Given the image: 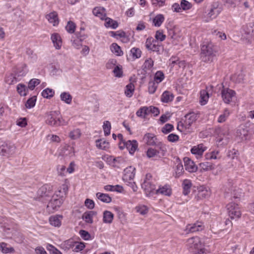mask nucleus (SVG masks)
Instances as JSON below:
<instances>
[{
    "label": "nucleus",
    "instance_id": "f257e3e1",
    "mask_svg": "<svg viewBox=\"0 0 254 254\" xmlns=\"http://www.w3.org/2000/svg\"><path fill=\"white\" fill-rule=\"evenodd\" d=\"M201 51L200 58L204 62H212L216 56V47L211 43L202 46Z\"/></svg>",
    "mask_w": 254,
    "mask_h": 254
},
{
    "label": "nucleus",
    "instance_id": "f03ea898",
    "mask_svg": "<svg viewBox=\"0 0 254 254\" xmlns=\"http://www.w3.org/2000/svg\"><path fill=\"white\" fill-rule=\"evenodd\" d=\"M187 246L189 251L193 254L204 253V245L200 238L198 237H193L189 239L187 242Z\"/></svg>",
    "mask_w": 254,
    "mask_h": 254
},
{
    "label": "nucleus",
    "instance_id": "7ed1b4c3",
    "mask_svg": "<svg viewBox=\"0 0 254 254\" xmlns=\"http://www.w3.org/2000/svg\"><path fill=\"white\" fill-rule=\"evenodd\" d=\"M186 120L184 123L180 122L178 123L177 129L181 131L185 129L188 132H190V127L197 118V116L194 113H190L185 116Z\"/></svg>",
    "mask_w": 254,
    "mask_h": 254
},
{
    "label": "nucleus",
    "instance_id": "20e7f679",
    "mask_svg": "<svg viewBox=\"0 0 254 254\" xmlns=\"http://www.w3.org/2000/svg\"><path fill=\"white\" fill-rule=\"evenodd\" d=\"M58 112L56 111H52L48 113L46 116L47 124L54 127L66 125V122L58 117Z\"/></svg>",
    "mask_w": 254,
    "mask_h": 254
},
{
    "label": "nucleus",
    "instance_id": "39448f33",
    "mask_svg": "<svg viewBox=\"0 0 254 254\" xmlns=\"http://www.w3.org/2000/svg\"><path fill=\"white\" fill-rule=\"evenodd\" d=\"M16 147L13 143L7 141L0 146V155L6 157L13 156L16 152Z\"/></svg>",
    "mask_w": 254,
    "mask_h": 254
},
{
    "label": "nucleus",
    "instance_id": "423d86ee",
    "mask_svg": "<svg viewBox=\"0 0 254 254\" xmlns=\"http://www.w3.org/2000/svg\"><path fill=\"white\" fill-rule=\"evenodd\" d=\"M227 209L229 216L231 219H237L241 216V212L238 205L231 202L227 204Z\"/></svg>",
    "mask_w": 254,
    "mask_h": 254
},
{
    "label": "nucleus",
    "instance_id": "0eeeda50",
    "mask_svg": "<svg viewBox=\"0 0 254 254\" xmlns=\"http://www.w3.org/2000/svg\"><path fill=\"white\" fill-rule=\"evenodd\" d=\"M219 3L218 2H215L212 3L210 8L207 14V17L204 19L206 22L215 18L220 13V8L218 7Z\"/></svg>",
    "mask_w": 254,
    "mask_h": 254
},
{
    "label": "nucleus",
    "instance_id": "6e6552de",
    "mask_svg": "<svg viewBox=\"0 0 254 254\" xmlns=\"http://www.w3.org/2000/svg\"><path fill=\"white\" fill-rule=\"evenodd\" d=\"M137 146L138 144L135 140L124 141L120 142L119 144V147L121 150H123L125 148H126L131 154H133L134 153L137 148Z\"/></svg>",
    "mask_w": 254,
    "mask_h": 254
},
{
    "label": "nucleus",
    "instance_id": "1a4fd4ad",
    "mask_svg": "<svg viewBox=\"0 0 254 254\" xmlns=\"http://www.w3.org/2000/svg\"><path fill=\"white\" fill-rule=\"evenodd\" d=\"M63 202V198H57L53 196L47 205V209L51 212H54L58 210Z\"/></svg>",
    "mask_w": 254,
    "mask_h": 254
},
{
    "label": "nucleus",
    "instance_id": "9d476101",
    "mask_svg": "<svg viewBox=\"0 0 254 254\" xmlns=\"http://www.w3.org/2000/svg\"><path fill=\"white\" fill-rule=\"evenodd\" d=\"M236 137L241 141H244L249 139L251 134L247 127L244 126L240 127L237 130Z\"/></svg>",
    "mask_w": 254,
    "mask_h": 254
},
{
    "label": "nucleus",
    "instance_id": "9b49d317",
    "mask_svg": "<svg viewBox=\"0 0 254 254\" xmlns=\"http://www.w3.org/2000/svg\"><path fill=\"white\" fill-rule=\"evenodd\" d=\"M204 225L201 222L197 221L195 223L189 224L186 227L187 233H194L202 231L204 229Z\"/></svg>",
    "mask_w": 254,
    "mask_h": 254
},
{
    "label": "nucleus",
    "instance_id": "f8f14e48",
    "mask_svg": "<svg viewBox=\"0 0 254 254\" xmlns=\"http://www.w3.org/2000/svg\"><path fill=\"white\" fill-rule=\"evenodd\" d=\"M236 92L235 91L229 88H223L221 91V96L224 102L226 103H229L235 96Z\"/></svg>",
    "mask_w": 254,
    "mask_h": 254
},
{
    "label": "nucleus",
    "instance_id": "ddd939ff",
    "mask_svg": "<svg viewBox=\"0 0 254 254\" xmlns=\"http://www.w3.org/2000/svg\"><path fill=\"white\" fill-rule=\"evenodd\" d=\"M135 168L132 166H129L124 170V174L123 179L125 182L132 181L135 176Z\"/></svg>",
    "mask_w": 254,
    "mask_h": 254
},
{
    "label": "nucleus",
    "instance_id": "4468645a",
    "mask_svg": "<svg viewBox=\"0 0 254 254\" xmlns=\"http://www.w3.org/2000/svg\"><path fill=\"white\" fill-rule=\"evenodd\" d=\"M155 182V181L151 182L143 181V183L142 184L141 187L144 190L147 195H149L155 190L156 185Z\"/></svg>",
    "mask_w": 254,
    "mask_h": 254
},
{
    "label": "nucleus",
    "instance_id": "2eb2a0df",
    "mask_svg": "<svg viewBox=\"0 0 254 254\" xmlns=\"http://www.w3.org/2000/svg\"><path fill=\"white\" fill-rule=\"evenodd\" d=\"M143 142L148 145L155 146L159 141L156 135L151 133H146L143 138Z\"/></svg>",
    "mask_w": 254,
    "mask_h": 254
},
{
    "label": "nucleus",
    "instance_id": "dca6fc26",
    "mask_svg": "<svg viewBox=\"0 0 254 254\" xmlns=\"http://www.w3.org/2000/svg\"><path fill=\"white\" fill-rule=\"evenodd\" d=\"M39 197H50L52 195L51 187L48 185H45L41 187L37 191Z\"/></svg>",
    "mask_w": 254,
    "mask_h": 254
},
{
    "label": "nucleus",
    "instance_id": "f3484780",
    "mask_svg": "<svg viewBox=\"0 0 254 254\" xmlns=\"http://www.w3.org/2000/svg\"><path fill=\"white\" fill-rule=\"evenodd\" d=\"M185 167L186 170L189 172H195L197 170V167L194 164V163L189 157L184 158Z\"/></svg>",
    "mask_w": 254,
    "mask_h": 254
},
{
    "label": "nucleus",
    "instance_id": "a211bd4d",
    "mask_svg": "<svg viewBox=\"0 0 254 254\" xmlns=\"http://www.w3.org/2000/svg\"><path fill=\"white\" fill-rule=\"evenodd\" d=\"M206 149V147L202 143L192 147L190 150L191 153L197 156V157H201L203 152Z\"/></svg>",
    "mask_w": 254,
    "mask_h": 254
},
{
    "label": "nucleus",
    "instance_id": "6ab92c4d",
    "mask_svg": "<svg viewBox=\"0 0 254 254\" xmlns=\"http://www.w3.org/2000/svg\"><path fill=\"white\" fill-rule=\"evenodd\" d=\"M92 13L94 15L103 20L106 17V9L101 6H97L93 9Z\"/></svg>",
    "mask_w": 254,
    "mask_h": 254
},
{
    "label": "nucleus",
    "instance_id": "aec40b11",
    "mask_svg": "<svg viewBox=\"0 0 254 254\" xmlns=\"http://www.w3.org/2000/svg\"><path fill=\"white\" fill-rule=\"evenodd\" d=\"M155 149H157V151L159 154V158H161L166 155L167 152V146L165 144L159 141L155 144Z\"/></svg>",
    "mask_w": 254,
    "mask_h": 254
},
{
    "label": "nucleus",
    "instance_id": "412c9836",
    "mask_svg": "<svg viewBox=\"0 0 254 254\" xmlns=\"http://www.w3.org/2000/svg\"><path fill=\"white\" fill-rule=\"evenodd\" d=\"M51 39L55 48L58 50L60 49L62 45L60 35L58 33H54L52 34Z\"/></svg>",
    "mask_w": 254,
    "mask_h": 254
},
{
    "label": "nucleus",
    "instance_id": "4be33fe9",
    "mask_svg": "<svg viewBox=\"0 0 254 254\" xmlns=\"http://www.w3.org/2000/svg\"><path fill=\"white\" fill-rule=\"evenodd\" d=\"M156 193L170 196L172 194V189L170 186L166 185L164 186L160 187L159 188L156 190Z\"/></svg>",
    "mask_w": 254,
    "mask_h": 254
},
{
    "label": "nucleus",
    "instance_id": "5701e85b",
    "mask_svg": "<svg viewBox=\"0 0 254 254\" xmlns=\"http://www.w3.org/2000/svg\"><path fill=\"white\" fill-rule=\"evenodd\" d=\"M49 22L52 23L53 26L58 25L59 20L58 17V13L55 12H52L47 14L46 16Z\"/></svg>",
    "mask_w": 254,
    "mask_h": 254
},
{
    "label": "nucleus",
    "instance_id": "b1692460",
    "mask_svg": "<svg viewBox=\"0 0 254 254\" xmlns=\"http://www.w3.org/2000/svg\"><path fill=\"white\" fill-rule=\"evenodd\" d=\"M176 173L175 175V178H179L184 172L183 164L181 160L179 158L176 159Z\"/></svg>",
    "mask_w": 254,
    "mask_h": 254
},
{
    "label": "nucleus",
    "instance_id": "393cba45",
    "mask_svg": "<svg viewBox=\"0 0 254 254\" xmlns=\"http://www.w3.org/2000/svg\"><path fill=\"white\" fill-rule=\"evenodd\" d=\"M68 191V187L65 184H64L59 189L58 191L55 192L54 196L57 198H63L66 195Z\"/></svg>",
    "mask_w": 254,
    "mask_h": 254
},
{
    "label": "nucleus",
    "instance_id": "a878e982",
    "mask_svg": "<svg viewBox=\"0 0 254 254\" xmlns=\"http://www.w3.org/2000/svg\"><path fill=\"white\" fill-rule=\"evenodd\" d=\"M114 214L110 211L105 210L103 214V222L106 224H111L112 223L114 219Z\"/></svg>",
    "mask_w": 254,
    "mask_h": 254
},
{
    "label": "nucleus",
    "instance_id": "bb28decb",
    "mask_svg": "<svg viewBox=\"0 0 254 254\" xmlns=\"http://www.w3.org/2000/svg\"><path fill=\"white\" fill-rule=\"evenodd\" d=\"M97 212L94 211H90L88 212H85L82 215V219L85 221L89 224L93 223V217L94 216H96Z\"/></svg>",
    "mask_w": 254,
    "mask_h": 254
},
{
    "label": "nucleus",
    "instance_id": "cd10ccee",
    "mask_svg": "<svg viewBox=\"0 0 254 254\" xmlns=\"http://www.w3.org/2000/svg\"><path fill=\"white\" fill-rule=\"evenodd\" d=\"M191 187L192 183L190 180H184L182 183V187L183 189V193L185 195H188L190 192Z\"/></svg>",
    "mask_w": 254,
    "mask_h": 254
},
{
    "label": "nucleus",
    "instance_id": "c85d7f7f",
    "mask_svg": "<svg viewBox=\"0 0 254 254\" xmlns=\"http://www.w3.org/2000/svg\"><path fill=\"white\" fill-rule=\"evenodd\" d=\"M62 215L52 216L49 218V222L51 225L55 227H60L61 225Z\"/></svg>",
    "mask_w": 254,
    "mask_h": 254
},
{
    "label": "nucleus",
    "instance_id": "c756f323",
    "mask_svg": "<svg viewBox=\"0 0 254 254\" xmlns=\"http://www.w3.org/2000/svg\"><path fill=\"white\" fill-rule=\"evenodd\" d=\"M15 72V74L18 77L25 76L28 72L27 65L25 64H22L16 68Z\"/></svg>",
    "mask_w": 254,
    "mask_h": 254
},
{
    "label": "nucleus",
    "instance_id": "7c9ffc66",
    "mask_svg": "<svg viewBox=\"0 0 254 254\" xmlns=\"http://www.w3.org/2000/svg\"><path fill=\"white\" fill-rule=\"evenodd\" d=\"M63 156L71 157L74 155L73 148L70 145L64 146L61 150Z\"/></svg>",
    "mask_w": 254,
    "mask_h": 254
},
{
    "label": "nucleus",
    "instance_id": "2f4dec72",
    "mask_svg": "<svg viewBox=\"0 0 254 254\" xmlns=\"http://www.w3.org/2000/svg\"><path fill=\"white\" fill-rule=\"evenodd\" d=\"M245 34L250 36H254V22H250L243 28Z\"/></svg>",
    "mask_w": 254,
    "mask_h": 254
},
{
    "label": "nucleus",
    "instance_id": "473e14b6",
    "mask_svg": "<svg viewBox=\"0 0 254 254\" xmlns=\"http://www.w3.org/2000/svg\"><path fill=\"white\" fill-rule=\"evenodd\" d=\"M174 96L172 93L168 91L163 92L161 96V101L164 103H168L173 100Z\"/></svg>",
    "mask_w": 254,
    "mask_h": 254
},
{
    "label": "nucleus",
    "instance_id": "72a5a7b5",
    "mask_svg": "<svg viewBox=\"0 0 254 254\" xmlns=\"http://www.w3.org/2000/svg\"><path fill=\"white\" fill-rule=\"evenodd\" d=\"M96 196L100 200L105 203H110L112 201V198L108 194L97 192Z\"/></svg>",
    "mask_w": 254,
    "mask_h": 254
},
{
    "label": "nucleus",
    "instance_id": "f704fd0d",
    "mask_svg": "<svg viewBox=\"0 0 254 254\" xmlns=\"http://www.w3.org/2000/svg\"><path fill=\"white\" fill-rule=\"evenodd\" d=\"M17 91L20 96H25L27 94L28 88L25 85L20 83L17 85Z\"/></svg>",
    "mask_w": 254,
    "mask_h": 254
},
{
    "label": "nucleus",
    "instance_id": "c9c22d12",
    "mask_svg": "<svg viewBox=\"0 0 254 254\" xmlns=\"http://www.w3.org/2000/svg\"><path fill=\"white\" fill-rule=\"evenodd\" d=\"M96 143V145L99 149L105 150L109 147V142L101 139L97 140Z\"/></svg>",
    "mask_w": 254,
    "mask_h": 254
},
{
    "label": "nucleus",
    "instance_id": "e433bc0d",
    "mask_svg": "<svg viewBox=\"0 0 254 254\" xmlns=\"http://www.w3.org/2000/svg\"><path fill=\"white\" fill-rule=\"evenodd\" d=\"M165 19L163 15L159 14H157L153 19V22L154 26L159 27L161 25Z\"/></svg>",
    "mask_w": 254,
    "mask_h": 254
},
{
    "label": "nucleus",
    "instance_id": "4c0bfd02",
    "mask_svg": "<svg viewBox=\"0 0 254 254\" xmlns=\"http://www.w3.org/2000/svg\"><path fill=\"white\" fill-rule=\"evenodd\" d=\"M61 99L62 101L64 102L67 104H70L72 101V96L68 92H63L60 95Z\"/></svg>",
    "mask_w": 254,
    "mask_h": 254
},
{
    "label": "nucleus",
    "instance_id": "58836bf2",
    "mask_svg": "<svg viewBox=\"0 0 254 254\" xmlns=\"http://www.w3.org/2000/svg\"><path fill=\"white\" fill-rule=\"evenodd\" d=\"M110 49L113 53L117 56L123 55V52L121 50L120 47L116 43H113L110 47Z\"/></svg>",
    "mask_w": 254,
    "mask_h": 254
},
{
    "label": "nucleus",
    "instance_id": "ea45409f",
    "mask_svg": "<svg viewBox=\"0 0 254 254\" xmlns=\"http://www.w3.org/2000/svg\"><path fill=\"white\" fill-rule=\"evenodd\" d=\"M200 102L201 105H205L208 100L209 98V94L205 90H202L200 92Z\"/></svg>",
    "mask_w": 254,
    "mask_h": 254
},
{
    "label": "nucleus",
    "instance_id": "a19ab883",
    "mask_svg": "<svg viewBox=\"0 0 254 254\" xmlns=\"http://www.w3.org/2000/svg\"><path fill=\"white\" fill-rule=\"evenodd\" d=\"M199 167L201 170L204 171L213 170L214 167L212 163L205 162L199 164Z\"/></svg>",
    "mask_w": 254,
    "mask_h": 254
},
{
    "label": "nucleus",
    "instance_id": "79ce46f5",
    "mask_svg": "<svg viewBox=\"0 0 254 254\" xmlns=\"http://www.w3.org/2000/svg\"><path fill=\"white\" fill-rule=\"evenodd\" d=\"M81 134L80 130L79 128H76L71 130L69 133V137L73 140L79 138Z\"/></svg>",
    "mask_w": 254,
    "mask_h": 254
},
{
    "label": "nucleus",
    "instance_id": "37998d69",
    "mask_svg": "<svg viewBox=\"0 0 254 254\" xmlns=\"http://www.w3.org/2000/svg\"><path fill=\"white\" fill-rule=\"evenodd\" d=\"M134 90V86L130 83L126 86L125 93L127 97H130L132 96Z\"/></svg>",
    "mask_w": 254,
    "mask_h": 254
},
{
    "label": "nucleus",
    "instance_id": "c03bdc74",
    "mask_svg": "<svg viewBox=\"0 0 254 254\" xmlns=\"http://www.w3.org/2000/svg\"><path fill=\"white\" fill-rule=\"evenodd\" d=\"M210 195V192L206 189H202L198 191L197 197L199 199H203L207 198Z\"/></svg>",
    "mask_w": 254,
    "mask_h": 254
},
{
    "label": "nucleus",
    "instance_id": "a18cd8bd",
    "mask_svg": "<svg viewBox=\"0 0 254 254\" xmlns=\"http://www.w3.org/2000/svg\"><path fill=\"white\" fill-rule=\"evenodd\" d=\"M7 244L4 242L0 243V249L3 253H13L14 251L12 247L7 248Z\"/></svg>",
    "mask_w": 254,
    "mask_h": 254
},
{
    "label": "nucleus",
    "instance_id": "49530a36",
    "mask_svg": "<svg viewBox=\"0 0 254 254\" xmlns=\"http://www.w3.org/2000/svg\"><path fill=\"white\" fill-rule=\"evenodd\" d=\"M230 115V112L228 109H225L222 114L220 115L218 118V122L222 123L226 121L229 116Z\"/></svg>",
    "mask_w": 254,
    "mask_h": 254
},
{
    "label": "nucleus",
    "instance_id": "de8ad7c7",
    "mask_svg": "<svg viewBox=\"0 0 254 254\" xmlns=\"http://www.w3.org/2000/svg\"><path fill=\"white\" fill-rule=\"evenodd\" d=\"M146 154L148 157H158L159 158V154L157 151V149L149 148L148 149Z\"/></svg>",
    "mask_w": 254,
    "mask_h": 254
},
{
    "label": "nucleus",
    "instance_id": "09e8293b",
    "mask_svg": "<svg viewBox=\"0 0 254 254\" xmlns=\"http://www.w3.org/2000/svg\"><path fill=\"white\" fill-rule=\"evenodd\" d=\"M158 84L154 80L149 82L148 89L150 94H153L156 91Z\"/></svg>",
    "mask_w": 254,
    "mask_h": 254
},
{
    "label": "nucleus",
    "instance_id": "8fccbe9b",
    "mask_svg": "<svg viewBox=\"0 0 254 254\" xmlns=\"http://www.w3.org/2000/svg\"><path fill=\"white\" fill-rule=\"evenodd\" d=\"M54 93L55 92L53 90L47 88L43 90L42 92V96L44 98H50L51 97H52L54 96Z\"/></svg>",
    "mask_w": 254,
    "mask_h": 254
},
{
    "label": "nucleus",
    "instance_id": "3c124183",
    "mask_svg": "<svg viewBox=\"0 0 254 254\" xmlns=\"http://www.w3.org/2000/svg\"><path fill=\"white\" fill-rule=\"evenodd\" d=\"M103 128L105 136H108L110 134L111 125V123L108 121H106L104 122Z\"/></svg>",
    "mask_w": 254,
    "mask_h": 254
},
{
    "label": "nucleus",
    "instance_id": "603ef678",
    "mask_svg": "<svg viewBox=\"0 0 254 254\" xmlns=\"http://www.w3.org/2000/svg\"><path fill=\"white\" fill-rule=\"evenodd\" d=\"M164 77V74L162 71H157L154 75V81L159 83L163 80Z\"/></svg>",
    "mask_w": 254,
    "mask_h": 254
},
{
    "label": "nucleus",
    "instance_id": "864d4df0",
    "mask_svg": "<svg viewBox=\"0 0 254 254\" xmlns=\"http://www.w3.org/2000/svg\"><path fill=\"white\" fill-rule=\"evenodd\" d=\"M153 61L151 59H149L145 60L143 65V70L147 72V70H150L153 66Z\"/></svg>",
    "mask_w": 254,
    "mask_h": 254
},
{
    "label": "nucleus",
    "instance_id": "5fc2aeb1",
    "mask_svg": "<svg viewBox=\"0 0 254 254\" xmlns=\"http://www.w3.org/2000/svg\"><path fill=\"white\" fill-rule=\"evenodd\" d=\"M36 101V96H34L28 99L27 102L25 103V107L27 108L30 109L33 108L35 105V103Z\"/></svg>",
    "mask_w": 254,
    "mask_h": 254
},
{
    "label": "nucleus",
    "instance_id": "6e6d98bb",
    "mask_svg": "<svg viewBox=\"0 0 254 254\" xmlns=\"http://www.w3.org/2000/svg\"><path fill=\"white\" fill-rule=\"evenodd\" d=\"M40 83V80L38 79L33 78L31 79L29 83L28 88L31 90H33L36 86L39 84Z\"/></svg>",
    "mask_w": 254,
    "mask_h": 254
},
{
    "label": "nucleus",
    "instance_id": "4d7b16f0",
    "mask_svg": "<svg viewBox=\"0 0 254 254\" xmlns=\"http://www.w3.org/2000/svg\"><path fill=\"white\" fill-rule=\"evenodd\" d=\"M130 53L134 59H138L141 57V51L139 48H133L130 50Z\"/></svg>",
    "mask_w": 254,
    "mask_h": 254
},
{
    "label": "nucleus",
    "instance_id": "13d9d810",
    "mask_svg": "<svg viewBox=\"0 0 254 254\" xmlns=\"http://www.w3.org/2000/svg\"><path fill=\"white\" fill-rule=\"evenodd\" d=\"M75 27V24L73 22L69 21L67 22L65 29L68 33L71 34L74 32Z\"/></svg>",
    "mask_w": 254,
    "mask_h": 254
},
{
    "label": "nucleus",
    "instance_id": "bf43d9fd",
    "mask_svg": "<svg viewBox=\"0 0 254 254\" xmlns=\"http://www.w3.org/2000/svg\"><path fill=\"white\" fill-rule=\"evenodd\" d=\"M173 129L174 127L172 124H167L162 128L161 131L163 133L167 134L173 130Z\"/></svg>",
    "mask_w": 254,
    "mask_h": 254
},
{
    "label": "nucleus",
    "instance_id": "052dcab7",
    "mask_svg": "<svg viewBox=\"0 0 254 254\" xmlns=\"http://www.w3.org/2000/svg\"><path fill=\"white\" fill-rule=\"evenodd\" d=\"M180 4L182 9L184 10H189L191 7V3L186 0H182Z\"/></svg>",
    "mask_w": 254,
    "mask_h": 254
},
{
    "label": "nucleus",
    "instance_id": "680f3d73",
    "mask_svg": "<svg viewBox=\"0 0 254 254\" xmlns=\"http://www.w3.org/2000/svg\"><path fill=\"white\" fill-rule=\"evenodd\" d=\"M79 234L81 237L84 240H88L91 238L90 234L87 231L84 230H80Z\"/></svg>",
    "mask_w": 254,
    "mask_h": 254
},
{
    "label": "nucleus",
    "instance_id": "e2e57ef3",
    "mask_svg": "<svg viewBox=\"0 0 254 254\" xmlns=\"http://www.w3.org/2000/svg\"><path fill=\"white\" fill-rule=\"evenodd\" d=\"M137 211L142 215H144L148 212V208L145 205H141L136 207Z\"/></svg>",
    "mask_w": 254,
    "mask_h": 254
},
{
    "label": "nucleus",
    "instance_id": "0e129e2a",
    "mask_svg": "<svg viewBox=\"0 0 254 254\" xmlns=\"http://www.w3.org/2000/svg\"><path fill=\"white\" fill-rule=\"evenodd\" d=\"M157 43L156 40H155L152 38H148L147 39L145 46L146 48L149 50L153 45V43Z\"/></svg>",
    "mask_w": 254,
    "mask_h": 254
},
{
    "label": "nucleus",
    "instance_id": "69168bd1",
    "mask_svg": "<svg viewBox=\"0 0 254 254\" xmlns=\"http://www.w3.org/2000/svg\"><path fill=\"white\" fill-rule=\"evenodd\" d=\"M85 246L84 243H75V248L74 249V251L75 252H79L82 251L84 248Z\"/></svg>",
    "mask_w": 254,
    "mask_h": 254
},
{
    "label": "nucleus",
    "instance_id": "338daca9",
    "mask_svg": "<svg viewBox=\"0 0 254 254\" xmlns=\"http://www.w3.org/2000/svg\"><path fill=\"white\" fill-rule=\"evenodd\" d=\"M167 139L170 142H175L179 140V137L176 134L171 133L168 136Z\"/></svg>",
    "mask_w": 254,
    "mask_h": 254
},
{
    "label": "nucleus",
    "instance_id": "774afa93",
    "mask_svg": "<svg viewBox=\"0 0 254 254\" xmlns=\"http://www.w3.org/2000/svg\"><path fill=\"white\" fill-rule=\"evenodd\" d=\"M85 205L90 209H92L94 207L95 204L93 200L87 198L84 202Z\"/></svg>",
    "mask_w": 254,
    "mask_h": 254
}]
</instances>
